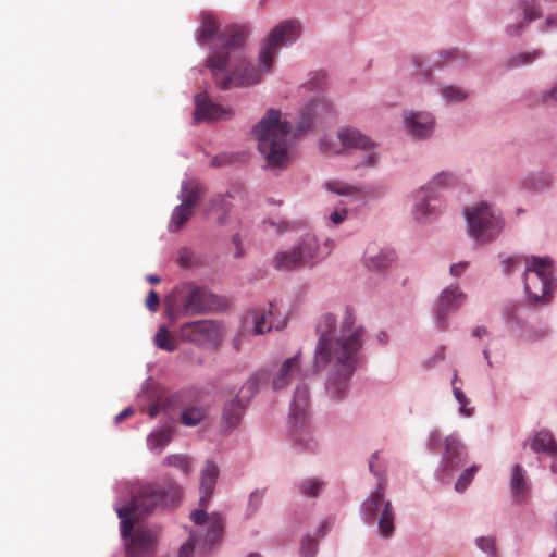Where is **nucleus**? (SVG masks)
Here are the masks:
<instances>
[{
	"mask_svg": "<svg viewBox=\"0 0 557 557\" xmlns=\"http://www.w3.org/2000/svg\"><path fill=\"white\" fill-rule=\"evenodd\" d=\"M182 497L181 487L172 480L141 485L128 506L117 509L121 519V536L126 541V557H156L158 532L145 525H136L139 518L158 508L175 506Z\"/></svg>",
	"mask_w": 557,
	"mask_h": 557,
	"instance_id": "1",
	"label": "nucleus"
},
{
	"mask_svg": "<svg viewBox=\"0 0 557 557\" xmlns=\"http://www.w3.org/2000/svg\"><path fill=\"white\" fill-rule=\"evenodd\" d=\"M248 34L245 26L231 25L226 27L220 38L224 45L221 49L210 54L207 66L211 70L216 85L226 90L232 86H249L260 82L261 75L258 69L248 64L239 52L231 49L239 48Z\"/></svg>",
	"mask_w": 557,
	"mask_h": 557,
	"instance_id": "2",
	"label": "nucleus"
},
{
	"mask_svg": "<svg viewBox=\"0 0 557 557\" xmlns=\"http://www.w3.org/2000/svg\"><path fill=\"white\" fill-rule=\"evenodd\" d=\"M317 333L315 367H331L327 388L343 397L348 387V324L343 321L338 326L334 315L325 314Z\"/></svg>",
	"mask_w": 557,
	"mask_h": 557,
	"instance_id": "3",
	"label": "nucleus"
},
{
	"mask_svg": "<svg viewBox=\"0 0 557 557\" xmlns=\"http://www.w3.org/2000/svg\"><path fill=\"white\" fill-rule=\"evenodd\" d=\"M292 125L281 120V112L269 110L255 126L258 149L273 169L284 168L289 162Z\"/></svg>",
	"mask_w": 557,
	"mask_h": 557,
	"instance_id": "4",
	"label": "nucleus"
},
{
	"mask_svg": "<svg viewBox=\"0 0 557 557\" xmlns=\"http://www.w3.org/2000/svg\"><path fill=\"white\" fill-rule=\"evenodd\" d=\"M379 451H374L369 459V470L377 479L375 490L368 495L361 504L363 519L372 525H376L377 534L388 540L395 532V511L392 502L386 498L387 479L376 466Z\"/></svg>",
	"mask_w": 557,
	"mask_h": 557,
	"instance_id": "5",
	"label": "nucleus"
},
{
	"mask_svg": "<svg viewBox=\"0 0 557 557\" xmlns=\"http://www.w3.org/2000/svg\"><path fill=\"white\" fill-rule=\"evenodd\" d=\"M523 272L524 292L531 305L547 304L557 287L554 260L548 257L525 258Z\"/></svg>",
	"mask_w": 557,
	"mask_h": 557,
	"instance_id": "6",
	"label": "nucleus"
},
{
	"mask_svg": "<svg viewBox=\"0 0 557 557\" xmlns=\"http://www.w3.org/2000/svg\"><path fill=\"white\" fill-rule=\"evenodd\" d=\"M172 295L177 302V309H169V318L173 321L181 315L206 314L225 308L224 301L205 287L185 284L175 287Z\"/></svg>",
	"mask_w": 557,
	"mask_h": 557,
	"instance_id": "7",
	"label": "nucleus"
},
{
	"mask_svg": "<svg viewBox=\"0 0 557 557\" xmlns=\"http://www.w3.org/2000/svg\"><path fill=\"white\" fill-rule=\"evenodd\" d=\"M557 8V0H522L517 2L509 11L505 33L510 38L520 37L528 25L537 18H545V30L557 28V16L548 12Z\"/></svg>",
	"mask_w": 557,
	"mask_h": 557,
	"instance_id": "8",
	"label": "nucleus"
},
{
	"mask_svg": "<svg viewBox=\"0 0 557 557\" xmlns=\"http://www.w3.org/2000/svg\"><path fill=\"white\" fill-rule=\"evenodd\" d=\"M331 244L332 242L327 239L321 246L315 235L306 234L292 249L275 255L274 267L277 270L289 271L299 267L312 265L330 253Z\"/></svg>",
	"mask_w": 557,
	"mask_h": 557,
	"instance_id": "9",
	"label": "nucleus"
},
{
	"mask_svg": "<svg viewBox=\"0 0 557 557\" xmlns=\"http://www.w3.org/2000/svg\"><path fill=\"white\" fill-rule=\"evenodd\" d=\"M465 216L468 235L478 244L494 240L504 227L500 212L486 202L467 208Z\"/></svg>",
	"mask_w": 557,
	"mask_h": 557,
	"instance_id": "10",
	"label": "nucleus"
},
{
	"mask_svg": "<svg viewBox=\"0 0 557 557\" xmlns=\"http://www.w3.org/2000/svg\"><path fill=\"white\" fill-rule=\"evenodd\" d=\"M190 519L199 529L181 546L178 557H193L195 545L211 549L220 541L224 530L223 519L218 513L208 516L206 510L196 509L191 511Z\"/></svg>",
	"mask_w": 557,
	"mask_h": 557,
	"instance_id": "11",
	"label": "nucleus"
},
{
	"mask_svg": "<svg viewBox=\"0 0 557 557\" xmlns=\"http://www.w3.org/2000/svg\"><path fill=\"white\" fill-rule=\"evenodd\" d=\"M301 34V24L296 20H286L276 25L268 35L259 53L258 70L268 73L281 46L296 41Z\"/></svg>",
	"mask_w": 557,
	"mask_h": 557,
	"instance_id": "12",
	"label": "nucleus"
},
{
	"mask_svg": "<svg viewBox=\"0 0 557 557\" xmlns=\"http://www.w3.org/2000/svg\"><path fill=\"white\" fill-rule=\"evenodd\" d=\"M400 125L411 140L428 141L435 133L436 119L428 110L406 109L401 112Z\"/></svg>",
	"mask_w": 557,
	"mask_h": 557,
	"instance_id": "13",
	"label": "nucleus"
},
{
	"mask_svg": "<svg viewBox=\"0 0 557 557\" xmlns=\"http://www.w3.org/2000/svg\"><path fill=\"white\" fill-rule=\"evenodd\" d=\"M224 335L223 325L213 320H199L184 323L180 329V337L183 341L198 346H218Z\"/></svg>",
	"mask_w": 557,
	"mask_h": 557,
	"instance_id": "14",
	"label": "nucleus"
},
{
	"mask_svg": "<svg viewBox=\"0 0 557 557\" xmlns=\"http://www.w3.org/2000/svg\"><path fill=\"white\" fill-rule=\"evenodd\" d=\"M467 300V294L458 283L446 286L435 301L434 322L440 331L448 327L450 315L456 313Z\"/></svg>",
	"mask_w": 557,
	"mask_h": 557,
	"instance_id": "15",
	"label": "nucleus"
},
{
	"mask_svg": "<svg viewBox=\"0 0 557 557\" xmlns=\"http://www.w3.org/2000/svg\"><path fill=\"white\" fill-rule=\"evenodd\" d=\"M379 158L377 143L359 129L350 128V168L354 170L373 168Z\"/></svg>",
	"mask_w": 557,
	"mask_h": 557,
	"instance_id": "16",
	"label": "nucleus"
},
{
	"mask_svg": "<svg viewBox=\"0 0 557 557\" xmlns=\"http://www.w3.org/2000/svg\"><path fill=\"white\" fill-rule=\"evenodd\" d=\"M444 447L445 450L436 474L441 481L448 482L466 463L467 453L465 445L455 433L444 440Z\"/></svg>",
	"mask_w": 557,
	"mask_h": 557,
	"instance_id": "17",
	"label": "nucleus"
},
{
	"mask_svg": "<svg viewBox=\"0 0 557 557\" xmlns=\"http://www.w3.org/2000/svg\"><path fill=\"white\" fill-rule=\"evenodd\" d=\"M442 199L434 191L420 187L412 194L411 215L420 225L430 224L438 214Z\"/></svg>",
	"mask_w": 557,
	"mask_h": 557,
	"instance_id": "18",
	"label": "nucleus"
},
{
	"mask_svg": "<svg viewBox=\"0 0 557 557\" xmlns=\"http://www.w3.org/2000/svg\"><path fill=\"white\" fill-rule=\"evenodd\" d=\"M396 260L397 253L395 249L381 246L375 242L368 243L361 256L362 265L368 271L382 276H385L386 272Z\"/></svg>",
	"mask_w": 557,
	"mask_h": 557,
	"instance_id": "19",
	"label": "nucleus"
},
{
	"mask_svg": "<svg viewBox=\"0 0 557 557\" xmlns=\"http://www.w3.org/2000/svg\"><path fill=\"white\" fill-rule=\"evenodd\" d=\"M309 406V388L307 384L299 383L296 387L292 403L290 418L293 423V436L298 438V433L305 429L307 423V412Z\"/></svg>",
	"mask_w": 557,
	"mask_h": 557,
	"instance_id": "20",
	"label": "nucleus"
},
{
	"mask_svg": "<svg viewBox=\"0 0 557 557\" xmlns=\"http://www.w3.org/2000/svg\"><path fill=\"white\" fill-rule=\"evenodd\" d=\"M272 310L265 308H255L249 310L243 318L242 332L247 335H262L272 330L273 324L270 321Z\"/></svg>",
	"mask_w": 557,
	"mask_h": 557,
	"instance_id": "21",
	"label": "nucleus"
},
{
	"mask_svg": "<svg viewBox=\"0 0 557 557\" xmlns=\"http://www.w3.org/2000/svg\"><path fill=\"white\" fill-rule=\"evenodd\" d=\"M196 109H195V121L199 122L226 120L232 117L233 111L231 108H223L218 103L212 102L207 98L205 92H200L195 97Z\"/></svg>",
	"mask_w": 557,
	"mask_h": 557,
	"instance_id": "22",
	"label": "nucleus"
},
{
	"mask_svg": "<svg viewBox=\"0 0 557 557\" xmlns=\"http://www.w3.org/2000/svg\"><path fill=\"white\" fill-rule=\"evenodd\" d=\"M219 476V468L215 462L207 460L200 473V499L199 503L206 507L213 495L215 483Z\"/></svg>",
	"mask_w": 557,
	"mask_h": 557,
	"instance_id": "23",
	"label": "nucleus"
},
{
	"mask_svg": "<svg viewBox=\"0 0 557 557\" xmlns=\"http://www.w3.org/2000/svg\"><path fill=\"white\" fill-rule=\"evenodd\" d=\"M528 442H524L527 445ZM531 450L535 454H543L557 460V443L549 431L541 430L534 433L529 441Z\"/></svg>",
	"mask_w": 557,
	"mask_h": 557,
	"instance_id": "24",
	"label": "nucleus"
},
{
	"mask_svg": "<svg viewBox=\"0 0 557 557\" xmlns=\"http://www.w3.org/2000/svg\"><path fill=\"white\" fill-rule=\"evenodd\" d=\"M510 490L515 503L522 504L525 500V495L530 491V482L527 476V471L519 463L512 467L510 478Z\"/></svg>",
	"mask_w": 557,
	"mask_h": 557,
	"instance_id": "25",
	"label": "nucleus"
},
{
	"mask_svg": "<svg viewBox=\"0 0 557 557\" xmlns=\"http://www.w3.org/2000/svg\"><path fill=\"white\" fill-rule=\"evenodd\" d=\"M300 371V352L292 358H287L281 364L277 373L273 377L272 385L275 389H281L287 386L295 374Z\"/></svg>",
	"mask_w": 557,
	"mask_h": 557,
	"instance_id": "26",
	"label": "nucleus"
},
{
	"mask_svg": "<svg viewBox=\"0 0 557 557\" xmlns=\"http://www.w3.org/2000/svg\"><path fill=\"white\" fill-rule=\"evenodd\" d=\"M555 184V175L549 171L530 173L523 181L524 187L533 193L542 194L550 190Z\"/></svg>",
	"mask_w": 557,
	"mask_h": 557,
	"instance_id": "27",
	"label": "nucleus"
},
{
	"mask_svg": "<svg viewBox=\"0 0 557 557\" xmlns=\"http://www.w3.org/2000/svg\"><path fill=\"white\" fill-rule=\"evenodd\" d=\"M246 404L237 396L224 403L222 421L228 429H235L242 420Z\"/></svg>",
	"mask_w": 557,
	"mask_h": 557,
	"instance_id": "28",
	"label": "nucleus"
},
{
	"mask_svg": "<svg viewBox=\"0 0 557 557\" xmlns=\"http://www.w3.org/2000/svg\"><path fill=\"white\" fill-rule=\"evenodd\" d=\"M457 183V177L449 171H441L435 174L426 184L422 185L425 189L434 191L441 197V193Z\"/></svg>",
	"mask_w": 557,
	"mask_h": 557,
	"instance_id": "29",
	"label": "nucleus"
},
{
	"mask_svg": "<svg viewBox=\"0 0 557 557\" xmlns=\"http://www.w3.org/2000/svg\"><path fill=\"white\" fill-rule=\"evenodd\" d=\"M348 147V131L344 129L335 136H326L321 140V149L325 153L338 154Z\"/></svg>",
	"mask_w": 557,
	"mask_h": 557,
	"instance_id": "30",
	"label": "nucleus"
},
{
	"mask_svg": "<svg viewBox=\"0 0 557 557\" xmlns=\"http://www.w3.org/2000/svg\"><path fill=\"white\" fill-rule=\"evenodd\" d=\"M366 338V330L363 327H357L354 331L350 330V373L362 361V356L359 355Z\"/></svg>",
	"mask_w": 557,
	"mask_h": 557,
	"instance_id": "31",
	"label": "nucleus"
},
{
	"mask_svg": "<svg viewBox=\"0 0 557 557\" xmlns=\"http://www.w3.org/2000/svg\"><path fill=\"white\" fill-rule=\"evenodd\" d=\"M202 194L203 190L200 184L197 182H186L183 184L181 190V205L194 211Z\"/></svg>",
	"mask_w": 557,
	"mask_h": 557,
	"instance_id": "32",
	"label": "nucleus"
},
{
	"mask_svg": "<svg viewBox=\"0 0 557 557\" xmlns=\"http://www.w3.org/2000/svg\"><path fill=\"white\" fill-rule=\"evenodd\" d=\"M438 94L442 100L448 106L462 103L469 97V92L465 88L448 84L440 86Z\"/></svg>",
	"mask_w": 557,
	"mask_h": 557,
	"instance_id": "33",
	"label": "nucleus"
},
{
	"mask_svg": "<svg viewBox=\"0 0 557 557\" xmlns=\"http://www.w3.org/2000/svg\"><path fill=\"white\" fill-rule=\"evenodd\" d=\"M219 30V23L216 18L210 13L201 15V25L198 30L197 40L199 44L205 45L211 40Z\"/></svg>",
	"mask_w": 557,
	"mask_h": 557,
	"instance_id": "34",
	"label": "nucleus"
},
{
	"mask_svg": "<svg viewBox=\"0 0 557 557\" xmlns=\"http://www.w3.org/2000/svg\"><path fill=\"white\" fill-rule=\"evenodd\" d=\"M542 55L541 50H533L530 52H521L508 57L505 61V65L508 69H516L524 65H529L537 60Z\"/></svg>",
	"mask_w": 557,
	"mask_h": 557,
	"instance_id": "35",
	"label": "nucleus"
},
{
	"mask_svg": "<svg viewBox=\"0 0 557 557\" xmlns=\"http://www.w3.org/2000/svg\"><path fill=\"white\" fill-rule=\"evenodd\" d=\"M374 189L372 187H354L350 186V210L363 208L368 199L373 195Z\"/></svg>",
	"mask_w": 557,
	"mask_h": 557,
	"instance_id": "36",
	"label": "nucleus"
},
{
	"mask_svg": "<svg viewBox=\"0 0 557 557\" xmlns=\"http://www.w3.org/2000/svg\"><path fill=\"white\" fill-rule=\"evenodd\" d=\"M193 210L186 208L185 206H177L171 215V220L169 223V230L171 232H177L180 231L183 225L191 218Z\"/></svg>",
	"mask_w": 557,
	"mask_h": 557,
	"instance_id": "37",
	"label": "nucleus"
},
{
	"mask_svg": "<svg viewBox=\"0 0 557 557\" xmlns=\"http://www.w3.org/2000/svg\"><path fill=\"white\" fill-rule=\"evenodd\" d=\"M206 417V411L200 407H189L181 414V422L186 426L199 424Z\"/></svg>",
	"mask_w": 557,
	"mask_h": 557,
	"instance_id": "38",
	"label": "nucleus"
},
{
	"mask_svg": "<svg viewBox=\"0 0 557 557\" xmlns=\"http://www.w3.org/2000/svg\"><path fill=\"white\" fill-rule=\"evenodd\" d=\"M172 434L168 429H160L151 433L148 437V445L150 449H163L171 441Z\"/></svg>",
	"mask_w": 557,
	"mask_h": 557,
	"instance_id": "39",
	"label": "nucleus"
},
{
	"mask_svg": "<svg viewBox=\"0 0 557 557\" xmlns=\"http://www.w3.org/2000/svg\"><path fill=\"white\" fill-rule=\"evenodd\" d=\"M536 101L547 109L557 108V82L550 88L540 90Z\"/></svg>",
	"mask_w": 557,
	"mask_h": 557,
	"instance_id": "40",
	"label": "nucleus"
},
{
	"mask_svg": "<svg viewBox=\"0 0 557 557\" xmlns=\"http://www.w3.org/2000/svg\"><path fill=\"white\" fill-rule=\"evenodd\" d=\"M164 463L170 467L178 468L183 473L189 474L191 472V460L185 455H170L164 459Z\"/></svg>",
	"mask_w": 557,
	"mask_h": 557,
	"instance_id": "41",
	"label": "nucleus"
},
{
	"mask_svg": "<svg viewBox=\"0 0 557 557\" xmlns=\"http://www.w3.org/2000/svg\"><path fill=\"white\" fill-rule=\"evenodd\" d=\"M156 345L166 351H173L176 349V343L174 337L168 332L165 327H161L154 336Z\"/></svg>",
	"mask_w": 557,
	"mask_h": 557,
	"instance_id": "42",
	"label": "nucleus"
},
{
	"mask_svg": "<svg viewBox=\"0 0 557 557\" xmlns=\"http://www.w3.org/2000/svg\"><path fill=\"white\" fill-rule=\"evenodd\" d=\"M259 388V377L257 375L250 376L246 383L242 386L238 392L237 397L243 399L245 404L249 401V399L258 392Z\"/></svg>",
	"mask_w": 557,
	"mask_h": 557,
	"instance_id": "43",
	"label": "nucleus"
},
{
	"mask_svg": "<svg viewBox=\"0 0 557 557\" xmlns=\"http://www.w3.org/2000/svg\"><path fill=\"white\" fill-rule=\"evenodd\" d=\"M324 483L319 479H308L304 481L300 486V493L304 496L317 497L323 490Z\"/></svg>",
	"mask_w": 557,
	"mask_h": 557,
	"instance_id": "44",
	"label": "nucleus"
},
{
	"mask_svg": "<svg viewBox=\"0 0 557 557\" xmlns=\"http://www.w3.org/2000/svg\"><path fill=\"white\" fill-rule=\"evenodd\" d=\"M476 471H478L476 466H471L469 468H466L462 471V473L459 475V478L457 479V481L455 483V490L458 493H462L463 491H466V488L469 486V484L473 480Z\"/></svg>",
	"mask_w": 557,
	"mask_h": 557,
	"instance_id": "45",
	"label": "nucleus"
},
{
	"mask_svg": "<svg viewBox=\"0 0 557 557\" xmlns=\"http://www.w3.org/2000/svg\"><path fill=\"white\" fill-rule=\"evenodd\" d=\"M478 549L487 555V557H497L495 539L493 536H479L475 539Z\"/></svg>",
	"mask_w": 557,
	"mask_h": 557,
	"instance_id": "46",
	"label": "nucleus"
},
{
	"mask_svg": "<svg viewBox=\"0 0 557 557\" xmlns=\"http://www.w3.org/2000/svg\"><path fill=\"white\" fill-rule=\"evenodd\" d=\"M453 393L459 404V413L467 418L471 417L473 414V408L469 407L465 393L459 387H454Z\"/></svg>",
	"mask_w": 557,
	"mask_h": 557,
	"instance_id": "47",
	"label": "nucleus"
},
{
	"mask_svg": "<svg viewBox=\"0 0 557 557\" xmlns=\"http://www.w3.org/2000/svg\"><path fill=\"white\" fill-rule=\"evenodd\" d=\"M503 273L505 275L512 274L516 270L520 269L522 263L519 257H506L502 261Z\"/></svg>",
	"mask_w": 557,
	"mask_h": 557,
	"instance_id": "48",
	"label": "nucleus"
},
{
	"mask_svg": "<svg viewBox=\"0 0 557 557\" xmlns=\"http://www.w3.org/2000/svg\"><path fill=\"white\" fill-rule=\"evenodd\" d=\"M317 552V542L311 536H306L301 541L302 557H313Z\"/></svg>",
	"mask_w": 557,
	"mask_h": 557,
	"instance_id": "49",
	"label": "nucleus"
},
{
	"mask_svg": "<svg viewBox=\"0 0 557 557\" xmlns=\"http://www.w3.org/2000/svg\"><path fill=\"white\" fill-rule=\"evenodd\" d=\"M443 444L442 435L438 431H431L426 440V448L435 453Z\"/></svg>",
	"mask_w": 557,
	"mask_h": 557,
	"instance_id": "50",
	"label": "nucleus"
},
{
	"mask_svg": "<svg viewBox=\"0 0 557 557\" xmlns=\"http://www.w3.org/2000/svg\"><path fill=\"white\" fill-rule=\"evenodd\" d=\"M347 216V209L345 206L336 208L331 214H330V221L334 225L341 224Z\"/></svg>",
	"mask_w": 557,
	"mask_h": 557,
	"instance_id": "51",
	"label": "nucleus"
},
{
	"mask_svg": "<svg viewBox=\"0 0 557 557\" xmlns=\"http://www.w3.org/2000/svg\"><path fill=\"white\" fill-rule=\"evenodd\" d=\"M159 305H160L159 295L157 294V292L151 289L146 299V307L148 310L156 312L159 308Z\"/></svg>",
	"mask_w": 557,
	"mask_h": 557,
	"instance_id": "52",
	"label": "nucleus"
},
{
	"mask_svg": "<svg viewBox=\"0 0 557 557\" xmlns=\"http://www.w3.org/2000/svg\"><path fill=\"white\" fill-rule=\"evenodd\" d=\"M469 263L467 261H460L457 263H454L449 268V273L454 277H459L463 274L466 269L468 268Z\"/></svg>",
	"mask_w": 557,
	"mask_h": 557,
	"instance_id": "53",
	"label": "nucleus"
},
{
	"mask_svg": "<svg viewBox=\"0 0 557 557\" xmlns=\"http://www.w3.org/2000/svg\"><path fill=\"white\" fill-rule=\"evenodd\" d=\"M505 319L509 324H520L518 311L515 307H507L505 310Z\"/></svg>",
	"mask_w": 557,
	"mask_h": 557,
	"instance_id": "54",
	"label": "nucleus"
},
{
	"mask_svg": "<svg viewBox=\"0 0 557 557\" xmlns=\"http://www.w3.org/2000/svg\"><path fill=\"white\" fill-rule=\"evenodd\" d=\"M178 261L183 267H190L193 263V253L187 248L181 249Z\"/></svg>",
	"mask_w": 557,
	"mask_h": 557,
	"instance_id": "55",
	"label": "nucleus"
},
{
	"mask_svg": "<svg viewBox=\"0 0 557 557\" xmlns=\"http://www.w3.org/2000/svg\"><path fill=\"white\" fill-rule=\"evenodd\" d=\"M327 188L336 195H346L348 191L347 185L337 182L327 183Z\"/></svg>",
	"mask_w": 557,
	"mask_h": 557,
	"instance_id": "56",
	"label": "nucleus"
},
{
	"mask_svg": "<svg viewBox=\"0 0 557 557\" xmlns=\"http://www.w3.org/2000/svg\"><path fill=\"white\" fill-rule=\"evenodd\" d=\"M547 335H548V330L541 327V329L529 331L527 334V339H531V341L541 339V338L546 337Z\"/></svg>",
	"mask_w": 557,
	"mask_h": 557,
	"instance_id": "57",
	"label": "nucleus"
},
{
	"mask_svg": "<svg viewBox=\"0 0 557 557\" xmlns=\"http://www.w3.org/2000/svg\"><path fill=\"white\" fill-rule=\"evenodd\" d=\"M133 414V410L131 408H126L122 410L114 419L115 423H120L123 420L129 418Z\"/></svg>",
	"mask_w": 557,
	"mask_h": 557,
	"instance_id": "58",
	"label": "nucleus"
},
{
	"mask_svg": "<svg viewBox=\"0 0 557 557\" xmlns=\"http://www.w3.org/2000/svg\"><path fill=\"white\" fill-rule=\"evenodd\" d=\"M488 333L487 329L483 325H478L472 330V336L481 338Z\"/></svg>",
	"mask_w": 557,
	"mask_h": 557,
	"instance_id": "59",
	"label": "nucleus"
},
{
	"mask_svg": "<svg viewBox=\"0 0 557 557\" xmlns=\"http://www.w3.org/2000/svg\"><path fill=\"white\" fill-rule=\"evenodd\" d=\"M227 162V157L225 154H222V156H215L212 160H211V165L214 166V168H219L223 164H225Z\"/></svg>",
	"mask_w": 557,
	"mask_h": 557,
	"instance_id": "60",
	"label": "nucleus"
},
{
	"mask_svg": "<svg viewBox=\"0 0 557 557\" xmlns=\"http://www.w3.org/2000/svg\"><path fill=\"white\" fill-rule=\"evenodd\" d=\"M376 341L379 344L381 345H387L388 341H389V335L387 334V332L385 331H380L377 334H376Z\"/></svg>",
	"mask_w": 557,
	"mask_h": 557,
	"instance_id": "61",
	"label": "nucleus"
},
{
	"mask_svg": "<svg viewBox=\"0 0 557 557\" xmlns=\"http://www.w3.org/2000/svg\"><path fill=\"white\" fill-rule=\"evenodd\" d=\"M263 494L264 493L262 491H258V490L255 491L253 493H251L250 504L257 506V504L262 499Z\"/></svg>",
	"mask_w": 557,
	"mask_h": 557,
	"instance_id": "62",
	"label": "nucleus"
},
{
	"mask_svg": "<svg viewBox=\"0 0 557 557\" xmlns=\"http://www.w3.org/2000/svg\"><path fill=\"white\" fill-rule=\"evenodd\" d=\"M444 359H445V346H440L436 349V351H435V354H434V356H433L431 361L444 360Z\"/></svg>",
	"mask_w": 557,
	"mask_h": 557,
	"instance_id": "63",
	"label": "nucleus"
},
{
	"mask_svg": "<svg viewBox=\"0 0 557 557\" xmlns=\"http://www.w3.org/2000/svg\"><path fill=\"white\" fill-rule=\"evenodd\" d=\"M311 125V116H307L304 119V121L299 125V132H304L305 129H308Z\"/></svg>",
	"mask_w": 557,
	"mask_h": 557,
	"instance_id": "64",
	"label": "nucleus"
}]
</instances>
